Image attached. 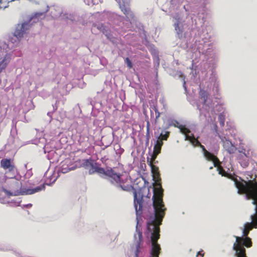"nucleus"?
Instances as JSON below:
<instances>
[{
    "instance_id": "1",
    "label": "nucleus",
    "mask_w": 257,
    "mask_h": 257,
    "mask_svg": "<svg viewBox=\"0 0 257 257\" xmlns=\"http://www.w3.org/2000/svg\"><path fill=\"white\" fill-rule=\"evenodd\" d=\"M237 189L238 193H244L247 199H252V204L255 205L254 213L250 216V222L244 223L242 233L244 237L235 236L236 240L233 243V249L236 257H246L245 249L252 245L251 239L247 237L249 231L253 227H257V183L253 181H238L232 177L230 178Z\"/></svg>"
},
{
    "instance_id": "2",
    "label": "nucleus",
    "mask_w": 257,
    "mask_h": 257,
    "mask_svg": "<svg viewBox=\"0 0 257 257\" xmlns=\"http://www.w3.org/2000/svg\"><path fill=\"white\" fill-rule=\"evenodd\" d=\"M175 126L178 128L182 134L185 135V141H189L190 143L194 147L199 146L202 149L203 152V156L205 159L209 161H212L213 162L214 167H218L219 163V161L218 158L207 151L205 149V147L202 146L196 139H195L194 136H191L187 135V134L190 132L189 129L186 127L185 125L182 124H178L177 125H175Z\"/></svg>"
},
{
    "instance_id": "3",
    "label": "nucleus",
    "mask_w": 257,
    "mask_h": 257,
    "mask_svg": "<svg viewBox=\"0 0 257 257\" xmlns=\"http://www.w3.org/2000/svg\"><path fill=\"white\" fill-rule=\"evenodd\" d=\"M160 229H148V235L151 237L152 249L150 257H159L160 246L157 240L160 238Z\"/></svg>"
},
{
    "instance_id": "4",
    "label": "nucleus",
    "mask_w": 257,
    "mask_h": 257,
    "mask_svg": "<svg viewBox=\"0 0 257 257\" xmlns=\"http://www.w3.org/2000/svg\"><path fill=\"white\" fill-rule=\"evenodd\" d=\"M44 189H45V187L44 185L38 186L35 188L26 189L22 190L20 192H17V193H15L14 194V195H18L19 194H21L22 195H31V194H34L35 193L39 192L40 191L44 190ZM2 190L9 197H11V196L13 195V194L12 192L6 190V189L3 188Z\"/></svg>"
},
{
    "instance_id": "5",
    "label": "nucleus",
    "mask_w": 257,
    "mask_h": 257,
    "mask_svg": "<svg viewBox=\"0 0 257 257\" xmlns=\"http://www.w3.org/2000/svg\"><path fill=\"white\" fill-rule=\"evenodd\" d=\"M30 26L28 22H23L18 24L14 32V36L18 38H23L27 31L29 29Z\"/></svg>"
},
{
    "instance_id": "6",
    "label": "nucleus",
    "mask_w": 257,
    "mask_h": 257,
    "mask_svg": "<svg viewBox=\"0 0 257 257\" xmlns=\"http://www.w3.org/2000/svg\"><path fill=\"white\" fill-rule=\"evenodd\" d=\"M105 177L113 184H118L120 182L119 174L114 172L112 169L107 170Z\"/></svg>"
},
{
    "instance_id": "7",
    "label": "nucleus",
    "mask_w": 257,
    "mask_h": 257,
    "mask_svg": "<svg viewBox=\"0 0 257 257\" xmlns=\"http://www.w3.org/2000/svg\"><path fill=\"white\" fill-rule=\"evenodd\" d=\"M134 239L136 242V256H138V252L140 248V244L142 240V234L138 227V222L136 225V230L134 234Z\"/></svg>"
},
{
    "instance_id": "8",
    "label": "nucleus",
    "mask_w": 257,
    "mask_h": 257,
    "mask_svg": "<svg viewBox=\"0 0 257 257\" xmlns=\"http://www.w3.org/2000/svg\"><path fill=\"white\" fill-rule=\"evenodd\" d=\"M82 166L85 169L88 170L89 173L90 174H92L94 173V170L95 169L97 166L96 163L89 160H84V162L82 164Z\"/></svg>"
},
{
    "instance_id": "9",
    "label": "nucleus",
    "mask_w": 257,
    "mask_h": 257,
    "mask_svg": "<svg viewBox=\"0 0 257 257\" xmlns=\"http://www.w3.org/2000/svg\"><path fill=\"white\" fill-rule=\"evenodd\" d=\"M163 145V142L160 139V137H157V140L156 141L154 147V152L152 155V159L155 160L157 156L160 153L161 147Z\"/></svg>"
},
{
    "instance_id": "10",
    "label": "nucleus",
    "mask_w": 257,
    "mask_h": 257,
    "mask_svg": "<svg viewBox=\"0 0 257 257\" xmlns=\"http://www.w3.org/2000/svg\"><path fill=\"white\" fill-rule=\"evenodd\" d=\"M134 206H135V207L136 209L137 215H138V214H141L142 213V197H141V198H137V194L136 192H134Z\"/></svg>"
},
{
    "instance_id": "11",
    "label": "nucleus",
    "mask_w": 257,
    "mask_h": 257,
    "mask_svg": "<svg viewBox=\"0 0 257 257\" xmlns=\"http://www.w3.org/2000/svg\"><path fill=\"white\" fill-rule=\"evenodd\" d=\"M223 148L229 154L233 153L235 150V147L231 142L227 140L223 142Z\"/></svg>"
},
{
    "instance_id": "12",
    "label": "nucleus",
    "mask_w": 257,
    "mask_h": 257,
    "mask_svg": "<svg viewBox=\"0 0 257 257\" xmlns=\"http://www.w3.org/2000/svg\"><path fill=\"white\" fill-rule=\"evenodd\" d=\"M2 167L5 169H8L12 171L14 168V166L12 165L10 159H3L1 161Z\"/></svg>"
},
{
    "instance_id": "13",
    "label": "nucleus",
    "mask_w": 257,
    "mask_h": 257,
    "mask_svg": "<svg viewBox=\"0 0 257 257\" xmlns=\"http://www.w3.org/2000/svg\"><path fill=\"white\" fill-rule=\"evenodd\" d=\"M3 59H11L10 55L5 48H0V60Z\"/></svg>"
},
{
    "instance_id": "14",
    "label": "nucleus",
    "mask_w": 257,
    "mask_h": 257,
    "mask_svg": "<svg viewBox=\"0 0 257 257\" xmlns=\"http://www.w3.org/2000/svg\"><path fill=\"white\" fill-rule=\"evenodd\" d=\"M11 59H3L0 60V73L7 67Z\"/></svg>"
},
{
    "instance_id": "15",
    "label": "nucleus",
    "mask_w": 257,
    "mask_h": 257,
    "mask_svg": "<svg viewBox=\"0 0 257 257\" xmlns=\"http://www.w3.org/2000/svg\"><path fill=\"white\" fill-rule=\"evenodd\" d=\"M49 11V7L48 6H46V9L44 12H36L34 13L31 18L29 19V21H31L34 18H39L41 16H43L45 15V14L47 13Z\"/></svg>"
},
{
    "instance_id": "16",
    "label": "nucleus",
    "mask_w": 257,
    "mask_h": 257,
    "mask_svg": "<svg viewBox=\"0 0 257 257\" xmlns=\"http://www.w3.org/2000/svg\"><path fill=\"white\" fill-rule=\"evenodd\" d=\"M119 8L121 9V11L126 16H128L130 15H132L130 11V9L128 7H126L124 5H121L120 2H119Z\"/></svg>"
},
{
    "instance_id": "17",
    "label": "nucleus",
    "mask_w": 257,
    "mask_h": 257,
    "mask_svg": "<svg viewBox=\"0 0 257 257\" xmlns=\"http://www.w3.org/2000/svg\"><path fill=\"white\" fill-rule=\"evenodd\" d=\"M169 132L163 130L161 133L160 136H158V137H160L162 141L163 140H167L168 138L169 137Z\"/></svg>"
},
{
    "instance_id": "18",
    "label": "nucleus",
    "mask_w": 257,
    "mask_h": 257,
    "mask_svg": "<svg viewBox=\"0 0 257 257\" xmlns=\"http://www.w3.org/2000/svg\"><path fill=\"white\" fill-rule=\"evenodd\" d=\"M14 0H0V9L4 10L8 7L10 2H12Z\"/></svg>"
},
{
    "instance_id": "19",
    "label": "nucleus",
    "mask_w": 257,
    "mask_h": 257,
    "mask_svg": "<svg viewBox=\"0 0 257 257\" xmlns=\"http://www.w3.org/2000/svg\"><path fill=\"white\" fill-rule=\"evenodd\" d=\"M94 170V173L96 172L99 175H103L105 176L106 175L107 170L105 171L104 169L102 168H100L96 166V168Z\"/></svg>"
},
{
    "instance_id": "20",
    "label": "nucleus",
    "mask_w": 257,
    "mask_h": 257,
    "mask_svg": "<svg viewBox=\"0 0 257 257\" xmlns=\"http://www.w3.org/2000/svg\"><path fill=\"white\" fill-rule=\"evenodd\" d=\"M175 29L179 37L182 36V30L178 23L175 24Z\"/></svg>"
},
{
    "instance_id": "21",
    "label": "nucleus",
    "mask_w": 257,
    "mask_h": 257,
    "mask_svg": "<svg viewBox=\"0 0 257 257\" xmlns=\"http://www.w3.org/2000/svg\"><path fill=\"white\" fill-rule=\"evenodd\" d=\"M199 94L201 96V97L203 98L204 101H206L207 97L205 91L203 90H201L199 92Z\"/></svg>"
},
{
    "instance_id": "22",
    "label": "nucleus",
    "mask_w": 257,
    "mask_h": 257,
    "mask_svg": "<svg viewBox=\"0 0 257 257\" xmlns=\"http://www.w3.org/2000/svg\"><path fill=\"white\" fill-rule=\"evenodd\" d=\"M217 170L218 171L219 174L221 175L222 176H227V173L222 168L218 167Z\"/></svg>"
},
{
    "instance_id": "23",
    "label": "nucleus",
    "mask_w": 257,
    "mask_h": 257,
    "mask_svg": "<svg viewBox=\"0 0 257 257\" xmlns=\"http://www.w3.org/2000/svg\"><path fill=\"white\" fill-rule=\"evenodd\" d=\"M125 62L126 63V64L127 65V67L129 68H132L133 66H132V62H131V60H130V59L128 58H125Z\"/></svg>"
},
{
    "instance_id": "24",
    "label": "nucleus",
    "mask_w": 257,
    "mask_h": 257,
    "mask_svg": "<svg viewBox=\"0 0 257 257\" xmlns=\"http://www.w3.org/2000/svg\"><path fill=\"white\" fill-rule=\"evenodd\" d=\"M178 74L179 75V76L180 77H181L183 79V86L186 89L185 76L183 75V74H182V73L181 71H179V72H178Z\"/></svg>"
},
{
    "instance_id": "25",
    "label": "nucleus",
    "mask_w": 257,
    "mask_h": 257,
    "mask_svg": "<svg viewBox=\"0 0 257 257\" xmlns=\"http://www.w3.org/2000/svg\"><path fill=\"white\" fill-rule=\"evenodd\" d=\"M155 112L156 113V118L158 119L160 116V113L159 112L158 110L156 108H154Z\"/></svg>"
},
{
    "instance_id": "26",
    "label": "nucleus",
    "mask_w": 257,
    "mask_h": 257,
    "mask_svg": "<svg viewBox=\"0 0 257 257\" xmlns=\"http://www.w3.org/2000/svg\"><path fill=\"white\" fill-rule=\"evenodd\" d=\"M117 187L118 188H120L121 189H122V190H124V191H126V190H127V187H126V186H122V185H119V184L117 186Z\"/></svg>"
},
{
    "instance_id": "27",
    "label": "nucleus",
    "mask_w": 257,
    "mask_h": 257,
    "mask_svg": "<svg viewBox=\"0 0 257 257\" xmlns=\"http://www.w3.org/2000/svg\"><path fill=\"white\" fill-rule=\"evenodd\" d=\"M221 125H224V122H223V121H221Z\"/></svg>"
},
{
    "instance_id": "28",
    "label": "nucleus",
    "mask_w": 257,
    "mask_h": 257,
    "mask_svg": "<svg viewBox=\"0 0 257 257\" xmlns=\"http://www.w3.org/2000/svg\"><path fill=\"white\" fill-rule=\"evenodd\" d=\"M147 131H149V122H148V125H147Z\"/></svg>"
},
{
    "instance_id": "29",
    "label": "nucleus",
    "mask_w": 257,
    "mask_h": 257,
    "mask_svg": "<svg viewBox=\"0 0 257 257\" xmlns=\"http://www.w3.org/2000/svg\"><path fill=\"white\" fill-rule=\"evenodd\" d=\"M199 254H200V252H198L197 253V257H198V255H199Z\"/></svg>"
},
{
    "instance_id": "30",
    "label": "nucleus",
    "mask_w": 257,
    "mask_h": 257,
    "mask_svg": "<svg viewBox=\"0 0 257 257\" xmlns=\"http://www.w3.org/2000/svg\"><path fill=\"white\" fill-rule=\"evenodd\" d=\"M31 206V204H29L27 205V206Z\"/></svg>"
},
{
    "instance_id": "31",
    "label": "nucleus",
    "mask_w": 257,
    "mask_h": 257,
    "mask_svg": "<svg viewBox=\"0 0 257 257\" xmlns=\"http://www.w3.org/2000/svg\"><path fill=\"white\" fill-rule=\"evenodd\" d=\"M212 168H213V167H210L209 168V169H212Z\"/></svg>"
},
{
    "instance_id": "32",
    "label": "nucleus",
    "mask_w": 257,
    "mask_h": 257,
    "mask_svg": "<svg viewBox=\"0 0 257 257\" xmlns=\"http://www.w3.org/2000/svg\"><path fill=\"white\" fill-rule=\"evenodd\" d=\"M226 177H228V178H230V177L229 176H228V175L227 174V176Z\"/></svg>"
},
{
    "instance_id": "33",
    "label": "nucleus",
    "mask_w": 257,
    "mask_h": 257,
    "mask_svg": "<svg viewBox=\"0 0 257 257\" xmlns=\"http://www.w3.org/2000/svg\"><path fill=\"white\" fill-rule=\"evenodd\" d=\"M226 177H228V178H230V177L229 176H228V175L227 174V176Z\"/></svg>"
},
{
    "instance_id": "34",
    "label": "nucleus",
    "mask_w": 257,
    "mask_h": 257,
    "mask_svg": "<svg viewBox=\"0 0 257 257\" xmlns=\"http://www.w3.org/2000/svg\"><path fill=\"white\" fill-rule=\"evenodd\" d=\"M156 52H155V51H154V54H156Z\"/></svg>"
}]
</instances>
